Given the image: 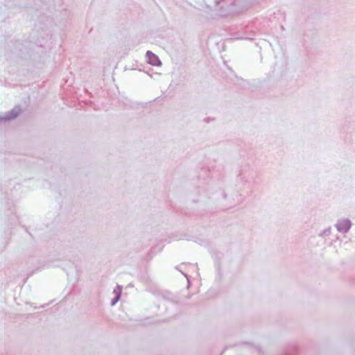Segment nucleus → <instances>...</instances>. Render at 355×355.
<instances>
[{
    "label": "nucleus",
    "instance_id": "nucleus-1",
    "mask_svg": "<svg viewBox=\"0 0 355 355\" xmlns=\"http://www.w3.org/2000/svg\"><path fill=\"white\" fill-rule=\"evenodd\" d=\"M352 227V223L349 219L340 220L336 224V227L339 232L347 233Z\"/></svg>",
    "mask_w": 355,
    "mask_h": 355
},
{
    "label": "nucleus",
    "instance_id": "nucleus-2",
    "mask_svg": "<svg viewBox=\"0 0 355 355\" xmlns=\"http://www.w3.org/2000/svg\"><path fill=\"white\" fill-rule=\"evenodd\" d=\"M147 62L150 65L159 67L162 64V62L159 58V57L150 51H148L146 53Z\"/></svg>",
    "mask_w": 355,
    "mask_h": 355
},
{
    "label": "nucleus",
    "instance_id": "nucleus-3",
    "mask_svg": "<svg viewBox=\"0 0 355 355\" xmlns=\"http://www.w3.org/2000/svg\"><path fill=\"white\" fill-rule=\"evenodd\" d=\"M122 286L120 285H117L114 291H112V293L114 294V297L112 298V306H114L115 304H116L119 300H120V297L121 296L122 293Z\"/></svg>",
    "mask_w": 355,
    "mask_h": 355
},
{
    "label": "nucleus",
    "instance_id": "nucleus-4",
    "mask_svg": "<svg viewBox=\"0 0 355 355\" xmlns=\"http://www.w3.org/2000/svg\"><path fill=\"white\" fill-rule=\"evenodd\" d=\"M221 0H215V3L216 5H218L220 3Z\"/></svg>",
    "mask_w": 355,
    "mask_h": 355
},
{
    "label": "nucleus",
    "instance_id": "nucleus-5",
    "mask_svg": "<svg viewBox=\"0 0 355 355\" xmlns=\"http://www.w3.org/2000/svg\"><path fill=\"white\" fill-rule=\"evenodd\" d=\"M205 121L208 122L209 121V119H205Z\"/></svg>",
    "mask_w": 355,
    "mask_h": 355
},
{
    "label": "nucleus",
    "instance_id": "nucleus-6",
    "mask_svg": "<svg viewBox=\"0 0 355 355\" xmlns=\"http://www.w3.org/2000/svg\"><path fill=\"white\" fill-rule=\"evenodd\" d=\"M284 355H288V354H284Z\"/></svg>",
    "mask_w": 355,
    "mask_h": 355
}]
</instances>
